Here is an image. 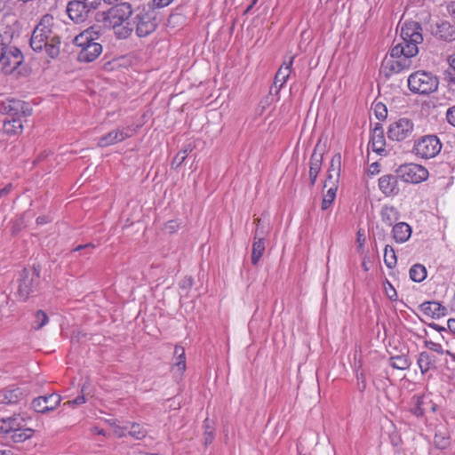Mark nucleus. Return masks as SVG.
Segmentation results:
<instances>
[{"instance_id": "obj_1", "label": "nucleus", "mask_w": 455, "mask_h": 455, "mask_svg": "<svg viewBox=\"0 0 455 455\" xmlns=\"http://www.w3.org/2000/svg\"><path fill=\"white\" fill-rule=\"evenodd\" d=\"M96 20L108 29H113L118 39L130 37L135 30L139 37H145L156 28V18L145 8L133 10L129 3L112 6L96 14Z\"/></svg>"}, {"instance_id": "obj_2", "label": "nucleus", "mask_w": 455, "mask_h": 455, "mask_svg": "<svg viewBox=\"0 0 455 455\" xmlns=\"http://www.w3.org/2000/svg\"><path fill=\"white\" fill-rule=\"evenodd\" d=\"M402 42L392 47L381 68L387 76L400 73L411 67V58L419 52L418 44L423 42L422 28L417 21H405L401 28Z\"/></svg>"}, {"instance_id": "obj_3", "label": "nucleus", "mask_w": 455, "mask_h": 455, "mask_svg": "<svg viewBox=\"0 0 455 455\" xmlns=\"http://www.w3.org/2000/svg\"><path fill=\"white\" fill-rule=\"evenodd\" d=\"M29 44L36 52H44L52 59L59 56L60 37L52 15L45 14L41 18L32 32Z\"/></svg>"}, {"instance_id": "obj_4", "label": "nucleus", "mask_w": 455, "mask_h": 455, "mask_svg": "<svg viewBox=\"0 0 455 455\" xmlns=\"http://www.w3.org/2000/svg\"><path fill=\"white\" fill-rule=\"evenodd\" d=\"M439 85L436 76L427 71H416L408 77V87L413 93L427 95L435 92Z\"/></svg>"}, {"instance_id": "obj_5", "label": "nucleus", "mask_w": 455, "mask_h": 455, "mask_svg": "<svg viewBox=\"0 0 455 455\" xmlns=\"http://www.w3.org/2000/svg\"><path fill=\"white\" fill-rule=\"evenodd\" d=\"M23 61L22 52L19 48L3 42L0 36V64L5 73L16 69Z\"/></svg>"}, {"instance_id": "obj_6", "label": "nucleus", "mask_w": 455, "mask_h": 455, "mask_svg": "<svg viewBox=\"0 0 455 455\" xmlns=\"http://www.w3.org/2000/svg\"><path fill=\"white\" fill-rule=\"evenodd\" d=\"M442 149V143L435 135H426L415 141L413 152L423 159H430L436 156Z\"/></svg>"}, {"instance_id": "obj_7", "label": "nucleus", "mask_w": 455, "mask_h": 455, "mask_svg": "<svg viewBox=\"0 0 455 455\" xmlns=\"http://www.w3.org/2000/svg\"><path fill=\"white\" fill-rule=\"evenodd\" d=\"M396 175L406 183H420L428 177V171L422 165L409 163L401 164L395 171Z\"/></svg>"}, {"instance_id": "obj_8", "label": "nucleus", "mask_w": 455, "mask_h": 455, "mask_svg": "<svg viewBox=\"0 0 455 455\" xmlns=\"http://www.w3.org/2000/svg\"><path fill=\"white\" fill-rule=\"evenodd\" d=\"M39 278V271L36 268H24L22 270L18 289V294L21 299L26 300L37 290Z\"/></svg>"}, {"instance_id": "obj_9", "label": "nucleus", "mask_w": 455, "mask_h": 455, "mask_svg": "<svg viewBox=\"0 0 455 455\" xmlns=\"http://www.w3.org/2000/svg\"><path fill=\"white\" fill-rule=\"evenodd\" d=\"M414 124L409 118H400L390 124L387 129V137L393 141H403L411 137Z\"/></svg>"}, {"instance_id": "obj_10", "label": "nucleus", "mask_w": 455, "mask_h": 455, "mask_svg": "<svg viewBox=\"0 0 455 455\" xmlns=\"http://www.w3.org/2000/svg\"><path fill=\"white\" fill-rule=\"evenodd\" d=\"M102 36L100 27L92 26L78 34L73 40L76 46L83 50L92 44H100L99 40Z\"/></svg>"}, {"instance_id": "obj_11", "label": "nucleus", "mask_w": 455, "mask_h": 455, "mask_svg": "<svg viewBox=\"0 0 455 455\" xmlns=\"http://www.w3.org/2000/svg\"><path fill=\"white\" fill-rule=\"evenodd\" d=\"M60 402V395L53 393L35 398L31 403V408L38 413H46L56 409Z\"/></svg>"}, {"instance_id": "obj_12", "label": "nucleus", "mask_w": 455, "mask_h": 455, "mask_svg": "<svg viewBox=\"0 0 455 455\" xmlns=\"http://www.w3.org/2000/svg\"><path fill=\"white\" fill-rule=\"evenodd\" d=\"M66 12L69 19L76 24L87 20L90 17V14L92 12L84 4L77 0L69 1L67 4Z\"/></svg>"}, {"instance_id": "obj_13", "label": "nucleus", "mask_w": 455, "mask_h": 455, "mask_svg": "<svg viewBox=\"0 0 455 455\" xmlns=\"http://www.w3.org/2000/svg\"><path fill=\"white\" fill-rule=\"evenodd\" d=\"M132 132L129 128H118L109 132L108 134L100 137L98 140V146L106 148L132 137Z\"/></svg>"}, {"instance_id": "obj_14", "label": "nucleus", "mask_w": 455, "mask_h": 455, "mask_svg": "<svg viewBox=\"0 0 455 455\" xmlns=\"http://www.w3.org/2000/svg\"><path fill=\"white\" fill-rule=\"evenodd\" d=\"M4 110L10 116H15L20 119L32 115L30 104L22 100H9L4 103Z\"/></svg>"}, {"instance_id": "obj_15", "label": "nucleus", "mask_w": 455, "mask_h": 455, "mask_svg": "<svg viewBox=\"0 0 455 455\" xmlns=\"http://www.w3.org/2000/svg\"><path fill=\"white\" fill-rule=\"evenodd\" d=\"M397 178V175L386 174L379 179V188L386 196H395L399 194Z\"/></svg>"}, {"instance_id": "obj_16", "label": "nucleus", "mask_w": 455, "mask_h": 455, "mask_svg": "<svg viewBox=\"0 0 455 455\" xmlns=\"http://www.w3.org/2000/svg\"><path fill=\"white\" fill-rule=\"evenodd\" d=\"M294 58V55L291 56L277 70L274 81V87L276 89V93L284 86L289 79L292 72Z\"/></svg>"}, {"instance_id": "obj_17", "label": "nucleus", "mask_w": 455, "mask_h": 455, "mask_svg": "<svg viewBox=\"0 0 455 455\" xmlns=\"http://www.w3.org/2000/svg\"><path fill=\"white\" fill-rule=\"evenodd\" d=\"M341 162L342 157L340 153H337L332 156L328 170L327 179L324 182V188H327L329 183H335L338 185L340 177Z\"/></svg>"}, {"instance_id": "obj_18", "label": "nucleus", "mask_w": 455, "mask_h": 455, "mask_svg": "<svg viewBox=\"0 0 455 455\" xmlns=\"http://www.w3.org/2000/svg\"><path fill=\"white\" fill-rule=\"evenodd\" d=\"M419 308L432 318H440L447 314L446 307L437 301H425L419 305Z\"/></svg>"}, {"instance_id": "obj_19", "label": "nucleus", "mask_w": 455, "mask_h": 455, "mask_svg": "<svg viewBox=\"0 0 455 455\" xmlns=\"http://www.w3.org/2000/svg\"><path fill=\"white\" fill-rule=\"evenodd\" d=\"M24 392L20 387H8L0 390V403H16L24 397Z\"/></svg>"}, {"instance_id": "obj_20", "label": "nucleus", "mask_w": 455, "mask_h": 455, "mask_svg": "<svg viewBox=\"0 0 455 455\" xmlns=\"http://www.w3.org/2000/svg\"><path fill=\"white\" fill-rule=\"evenodd\" d=\"M372 150L379 155L386 151V140L380 124L377 123L372 132L371 139Z\"/></svg>"}, {"instance_id": "obj_21", "label": "nucleus", "mask_w": 455, "mask_h": 455, "mask_svg": "<svg viewBox=\"0 0 455 455\" xmlns=\"http://www.w3.org/2000/svg\"><path fill=\"white\" fill-rule=\"evenodd\" d=\"M323 164V153H318L316 148L310 156L309 161V180L310 186H314L316 182L317 176L321 171Z\"/></svg>"}, {"instance_id": "obj_22", "label": "nucleus", "mask_w": 455, "mask_h": 455, "mask_svg": "<svg viewBox=\"0 0 455 455\" xmlns=\"http://www.w3.org/2000/svg\"><path fill=\"white\" fill-rule=\"evenodd\" d=\"M259 231V225L256 227L254 233V239L251 249V264L257 266L265 251V242L263 237H258Z\"/></svg>"}, {"instance_id": "obj_23", "label": "nucleus", "mask_w": 455, "mask_h": 455, "mask_svg": "<svg viewBox=\"0 0 455 455\" xmlns=\"http://www.w3.org/2000/svg\"><path fill=\"white\" fill-rule=\"evenodd\" d=\"M411 235V228L406 222H398L393 226L392 236L396 243H403L407 242Z\"/></svg>"}, {"instance_id": "obj_24", "label": "nucleus", "mask_w": 455, "mask_h": 455, "mask_svg": "<svg viewBox=\"0 0 455 455\" xmlns=\"http://www.w3.org/2000/svg\"><path fill=\"white\" fill-rule=\"evenodd\" d=\"M102 52L100 44H92L78 52V60L81 62H92L95 60Z\"/></svg>"}, {"instance_id": "obj_25", "label": "nucleus", "mask_w": 455, "mask_h": 455, "mask_svg": "<svg viewBox=\"0 0 455 455\" xmlns=\"http://www.w3.org/2000/svg\"><path fill=\"white\" fill-rule=\"evenodd\" d=\"M380 218L383 223L390 227L400 218V212L394 205H383L380 211Z\"/></svg>"}, {"instance_id": "obj_26", "label": "nucleus", "mask_w": 455, "mask_h": 455, "mask_svg": "<svg viewBox=\"0 0 455 455\" xmlns=\"http://www.w3.org/2000/svg\"><path fill=\"white\" fill-rule=\"evenodd\" d=\"M25 427L24 419L20 417H12L7 419H3L0 429L7 435L16 431V429H21Z\"/></svg>"}, {"instance_id": "obj_27", "label": "nucleus", "mask_w": 455, "mask_h": 455, "mask_svg": "<svg viewBox=\"0 0 455 455\" xmlns=\"http://www.w3.org/2000/svg\"><path fill=\"white\" fill-rule=\"evenodd\" d=\"M425 395H415L410 402V411L417 418H421L425 414Z\"/></svg>"}, {"instance_id": "obj_28", "label": "nucleus", "mask_w": 455, "mask_h": 455, "mask_svg": "<svg viewBox=\"0 0 455 455\" xmlns=\"http://www.w3.org/2000/svg\"><path fill=\"white\" fill-rule=\"evenodd\" d=\"M417 363L422 374L427 373L431 368L435 367V358L428 352L423 351L419 353Z\"/></svg>"}, {"instance_id": "obj_29", "label": "nucleus", "mask_w": 455, "mask_h": 455, "mask_svg": "<svg viewBox=\"0 0 455 455\" xmlns=\"http://www.w3.org/2000/svg\"><path fill=\"white\" fill-rule=\"evenodd\" d=\"M436 36L445 41H452L455 39V28L448 21H443L437 25Z\"/></svg>"}, {"instance_id": "obj_30", "label": "nucleus", "mask_w": 455, "mask_h": 455, "mask_svg": "<svg viewBox=\"0 0 455 455\" xmlns=\"http://www.w3.org/2000/svg\"><path fill=\"white\" fill-rule=\"evenodd\" d=\"M174 357L175 362L173 363L172 369L176 370L180 375H182L186 371V355L184 347L175 346Z\"/></svg>"}, {"instance_id": "obj_31", "label": "nucleus", "mask_w": 455, "mask_h": 455, "mask_svg": "<svg viewBox=\"0 0 455 455\" xmlns=\"http://www.w3.org/2000/svg\"><path fill=\"white\" fill-rule=\"evenodd\" d=\"M331 186L327 189L326 193L323 194L321 208L323 211H326L331 207L333 201L335 200L338 185L335 183H329Z\"/></svg>"}, {"instance_id": "obj_32", "label": "nucleus", "mask_w": 455, "mask_h": 455, "mask_svg": "<svg viewBox=\"0 0 455 455\" xmlns=\"http://www.w3.org/2000/svg\"><path fill=\"white\" fill-rule=\"evenodd\" d=\"M34 435V430L28 427H22L21 429H16V431L8 435V438L12 440L14 443H22Z\"/></svg>"}, {"instance_id": "obj_33", "label": "nucleus", "mask_w": 455, "mask_h": 455, "mask_svg": "<svg viewBox=\"0 0 455 455\" xmlns=\"http://www.w3.org/2000/svg\"><path fill=\"white\" fill-rule=\"evenodd\" d=\"M427 269L421 264H414L409 271L410 278L415 283H421L427 277Z\"/></svg>"}, {"instance_id": "obj_34", "label": "nucleus", "mask_w": 455, "mask_h": 455, "mask_svg": "<svg viewBox=\"0 0 455 455\" xmlns=\"http://www.w3.org/2000/svg\"><path fill=\"white\" fill-rule=\"evenodd\" d=\"M411 361L405 355L392 356L390 358V365L397 370H407L411 366Z\"/></svg>"}, {"instance_id": "obj_35", "label": "nucleus", "mask_w": 455, "mask_h": 455, "mask_svg": "<svg viewBox=\"0 0 455 455\" xmlns=\"http://www.w3.org/2000/svg\"><path fill=\"white\" fill-rule=\"evenodd\" d=\"M194 147L191 144H188L180 150L173 158L172 165L174 168H179L184 163L188 155L192 152Z\"/></svg>"}, {"instance_id": "obj_36", "label": "nucleus", "mask_w": 455, "mask_h": 455, "mask_svg": "<svg viewBox=\"0 0 455 455\" xmlns=\"http://www.w3.org/2000/svg\"><path fill=\"white\" fill-rule=\"evenodd\" d=\"M12 120L4 121V127L7 132L12 133H20L22 132L23 124L22 121L20 118H16L15 116H11Z\"/></svg>"}, {"instance_id": "obj_37", "label": "nucleus", "mask_w": 455, "mask_h": 455, "mask_svg": "<svg viewBox=\"0 0 455 455\" xmlns=\"http://www.w3.org/2000/svg\"><path fill=\"white\" fill-rule=\"evenodd\" d=\"M128 434L136 440H142L147 436L148 430L139 423H132Z\"/></svg>"}, {"instance_id": "obj_38", "label": "nucleus", "mask_w": 455, "mask_h": 455, "mask_svg": "<svg viewBox=\"0 0 455 455\" xmlns=\"http://www.w3.org/2000/svg\"><path fill=\"white\" fill-rule=\"evenodd\" d=\"M396 255L395 250L390 245H386L384 249V262L388 268H393L396 265Z\"/></svg>"}, {"instance_id": "obj_39", "label": "nucleus", "mask_w": 455, "mask_h": 455, "mask_svg": "<svg viewBox=\"0 0 455 455\" xmlns=\"http://www.w3.org/2000/svg\"><path fill=\"white\" fill-rule=\"evenodd\" d=\"M49 318L43 310H37L35 314L34 329L40 330L48 323Z\"/></svg>"}, {"instance_id": "obj_40", "label": "nucleus", "mask_w": 455, "mask_h": 455, "mask_svg": "<svg viewBox=\"0 0 455 455\" xmlns=\"http://www.w3.org/2000/svg\"><path fill=\"white\" fill-rule=\"evenodd\" d=\"M204 441L205 445H209L212 443L214 439V428L211 425L210 419L207 418L204 421Z\"/></svg>"}, {"instance_id": "obj_41", "label": "nucleus", "mask_w": 455, "mask_h": 455, "mask_svg": "<svg viewBox=\"0 0 455 455\" xmlns=\"http://www.w3.org/2000/svg\"><path fill=\"white\" fill-rule=\"evenodd\" d=\"M434 443L438 449H445L449 446V438L443 433H436L434 437Z\"/></svg>"}, {"instance_id": "obj_42", "label": "nucleus", "mask_w": 455, "mask_h": 455, "mask_svg": "<svg viewBox=\"0 0 455 455\" xmlns=\"http://www.w3.org/2000/svg\"><path fill=\"white\" fill-rule=\"evenodd\" d=\"M374 113L379 120H384L387 116V109L384 104L378 102L374 106Z\"/></svg>"}, {"instance_id": "obj_43", "label": "nucleus", "mask_w": 455, "mask_h": 455, "mask_svg": "<svg viewBox=\"0 0 455 455\" xmlns=\"http://www.w3.org/2000/svg\"><path fill=\"white\" fill-rule=\"evenodd\" d=\"M425 347L439 355H443L445 351L440 343L432 340H425Z\"/></svg>"}, {"instance_id": "obj_44", "label": "nucleus", "mask_w": 455, "mask_h": 455, "mask_svg": "<svg viewBox=\"0 0 455 455\" xmlns=\"http://www.w3.org/2000/svg\"><path fill=\"white\" fill-rule=\"evenodd\" d=\"M445 79L450 90L455 91V71H447L445 74Z\"/></svg>"}, {"instance_id": "obj_45", "label": "nucleus", "mask_w": 455, "mask_h": 455, "mask_svg": "<svg viewBox=\"0 0 455 455\" xmlns=\"http://www.w3.org/2000/svg\"><path fill=\"white\" fill-rule=\"evenodd\" d=\"M85 402H86V399H85L84 395H78L77 397H76L73 400H70V401L67 402L65 403V405H68L70 407H74V406H76V405L84 404Z\"/></svg>"}, {"instance_id": "obj_46", "label": "nucleus", "mask_w": 455, "mask_h": 455, "mask_svg": "<svg viewBox=\"0 0 455 455\" xmlns=\"http://www.w3.org/2000/svg\"><path fill=\"white\" fill-rule=\"evenodd\" d=\"M446 119L450 124L455 127V106H452L447 109Z\"/></svg>"}, {"instance_id": "obj_47", "label": "nucleus", "mask_w": 455, "mask_h": 455, "mask_svg": "<svg viewBox=\"0 0 455 455\" xmlns=\"http://www.w3.org/2000/svg\"><path fill=\"white\" fill-rule=\"evenodd\" d=\"M95 249V245L92 243H86V244H80L76 246L75 249H73V251H79L82 250H86V254H91L92 251Z\"/></svg>"}, {"instance_id": "obj_48", "label": "nucleus", "mask_w": 455, "mask_h": 455, "mask_svg": "<svg viewBox=\"0 0 455 455\" xmlns=\"http://www.w3.org/2000/svg\"><path fill=\"white\" fill-rule=\"evenodd\" d=\"M356 379L358 380V389L361 391V392H363L366 388V380H365V378H364V374L363 372H357L356 373Z\"/></svg>"}, {"instance_id": "obj_49", "label": "nucleus", "mask_w": 455, "mask_h": 455, "mask_svg": "<svg viewBox=\"0 0 455 455\" xmlns=\"http://www.w3.org/2000/svg\"><path fill=\"white\" fill-rule=\"evenodd\" d=\"M387 285H388V288H386V293H387V297L393 301L396 300V299H397L396 291L395 290V288L389 282H387Z\"/></svg>"}, {"instance_id": "obj_50", "label": "nucleus", "mask_w": 455, "mask_h": 455, "mask_svg": "<svg viewBox=\"0 0 455 455\" xmlns=\"http://www.w3.org/2000/svg\"><path fill=\"white\" fill-rule=\"evenodd\" d=\"M178 223L176 220H170L165 223L164 229L170 233H173L178 229Z\"/></svg>"}, {"instance_id": "obj_51", "label": "nucleus", "mask_w": 455, "mask_h": 455, "mask_svg": "<svg viewBox=\"0 0 455 455\" xmlns=\"http://www.w3.org/2000/svg\"><path fill=\"white\" fill-rule=\"evenodd\" d=\"M173 0H152L154 6L163 8L169 5Z\"/></svg>"}, {"instance_id": "obj_52", "label": "nucleus", "mask_w": 455, "mask_h": 455, "mask_svg": "<svg viewBox=\"0 0 455 455\" xmlns=\"http://www.w3.org/2000/svg\"><path fill=\"white\" fill-rule=\"evenodd\" d=\"M91 433L93 434V435H106L105 430L100 428L98 426L92 427H91Z\"/></svg>"}, {"instance_id": "obj_53", "label": "nucleus", "mask_w": 455, "mask_h": 455, "mask_svg": "<svg viewBox=\"0 0 455 455\" xmlns=\"http://www.w3.org/2000/svg\"><path fill=\"white\" fill-rule=\"evenodd\" d=\"M447 12H448L449 15H451L452 18L455 19V1H451L447 5Z\"/></svg>"}, {"instance_id": "obj_54", "label": "nucleus", "mask_w": 455, "mask_h": 455, "mask_svg": "<svg viewBox=\"0 0 455 455\" xmlns=\"http://www.w3.org/2000/svg\"><path fill=\"white\" fill-rule=\"evenodd\" d=\"M12 184H8L4 188L0 189V198L4 196H7L12 191Z\"/></svg>"}, {"instance_id": "obj_55", "label": "nucleus", "mask_w": 455, "mask_h": 455, "mask_svg": "<svg viewBox=\"0 0 455 455\" xmlns=\"http://www.w3.org/2000/svg\"><path fill=\"white\" fill-rule=\"evenodd\" d=\"M427 325H428L429 328L434 329V330H435V331H437L439 332L446 331V328L445 327L441 326V325H439V324H437L435 323H430Z\"/></svg>"}, {"instance_id": "obj_56", "label": "nucleus", "mask_w": 455, "mask_h": 455, "mask_svg": "<svg viewBox=\"0 0 455 455\" xmlns=\"http://www.w3.org/2000/svg\"><path fill=\"white\" fill-rule=\"evenodd\" d=\"M50 221H51V220L47 216H39V217L36 218V224L37 225H44V224H46V223H48Z\"/></svg>"}, {"instance_id": "obj_57", "label": "nucleus", "mask_w": 455, "mask_h": 455, "mask_svg": "<svg viewBox=\"0 0 455 455\" xmlns=\"http://www.w3.org/2000/svg\"><path fill=\"white\" fill-rule=\"evenodd\" d=\"M447 328L455 335V319L450 318L447 321Z\"/></svg>"}, {"instance_id": "obj_58", "label": "nucleus", "mask_w": 455, "mask_h": 455, "mask_svg": "<svg viewBox=\"0 0 455 455\" xmlns=\"http://www.w3.org/2000/svg\"><path fill=\"white\" fill-rule=\"evenodd\" d=\"M260 222H261V220L258 219L257 220V225L258 224L259 225V236L258 237H263V242H264L265 238H266V235H267V231L264 230L263 227H260Z\"/></svg>"}, {"instance_id": "obj_59", "label": "nucleus", "mask_w": 455, "mask_h": 455, "mask_svg": "<svg viewBox=\"0 0 455 455\" xmlns=\"http://www.w3.org/2000/svg\"><path fill=\"white\" fill-rule=\"evenodd\" d=\"M249 1H250V4L243 12L244 15L248 14L251 11V9L254 7V5L257 4V3H254L253 0H249Z\"/></svg>"}, {"instance_id": "obj_60", "label": "nucleus", "mask_w": 455, "mask_h": 455, "mask_svg": "<svg viewBox=\"0 0 455 455\" xmlns=\"http://www.w3.org/2000/svg\"><path fill=\"white\" fill-rule=\"evenodd\" d=\"M115 434L118 437H123V436H125V435H126L124 428H117V429H116L115 430Z\"/></svg>"}, {"instance_id": "obj_61", "label": "nucleus", "mask_w": 455, "mask_h": 455, "mask_svg": "<svg viewBox=\"0 0 455 455\" xmlns=\"http://www.w3.org/2000/svg\"><path fill=\"white\" fill-rule=\"evenodd\" d=\"M450 67L455 71V56H450L449 58Z\"/></svg>"}, {"instance_id": "obj_62", "label": "nucleus", "mask_w": 455, "mask_h": 455, "mask_svg": "<svg viewBox=\"0 0 455 455\" xmlns=\"http://www.w3.org/2000/svg\"><path fill=\"white\" fill-rule=\"evenodd\" d=\"M444 354L450 355L455 361V354L454 353H452V352H451L449 350H445Z\"/></svg>"}, {"instance_id": "obj_63", "label": "nucleus", "mask_w": 455, "mask_h": 455, "mask_svg": "<svg viewBox=\"0 0 455 455\" xmlns=\"http://www.w3.org/2000/svg\"><path fill=\"white\" fill-rule=\"evenodd\" d=\"M378 167H379V165H378V164H377V163L372 164L371 165V169H373L372 172H379Z\"/></svg>"}, {"instance_id": "obj_64", "label": "nucleus", "mask_w": 455, "mask_h": 455, "mask_svg": "<svg viewBox=\"0 0 455 455\" xmlns=\"http://www.w3.org/2000/svg\"><path fill=\"white\" fill-rule=\"evenodd\" d=\"M139 455H158L157 453L140 452Z\"/></svg>"}]
</instances>
